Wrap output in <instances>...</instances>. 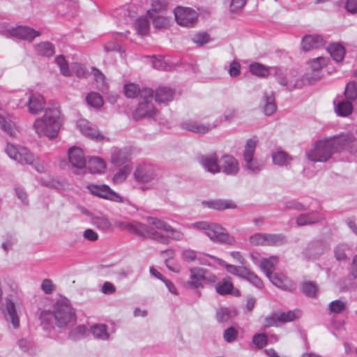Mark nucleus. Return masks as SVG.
<instances>
[{
  "label": "nucleus",
  "instance_id": "8fccbe9b",
  "mask_svg": "<svg viewBox=\"0 0 357 357\" xmlns=\"http://www.w3.org/2000/svg\"><path fill=\"white\" fill-rule=\"evenodd\" d=\"M215 318L219 323L228 322L232 319L231 312L227 307H220L216 312Z\"/></svg>",
  "mask_w": 357,
  "mask_h": 357
},
{
  "label": "nucleus",
  "instance_id": "680f3d73",
  "mask_svg": "<svg viewBox=\"0 0 357 357\" xmlns=\"http://www.w3.org/2000/svg\"><path fill=\"white\" fill-rule=\"evenodd\" d=\"M55 61L60 68V71L61 74L66 77L70 76V70L65 59V57L63 55H59L56 57Z\"/></svg>",
  "mask_w": 357,
  "mask_h": 357
},
{
  "label": "nucleus",
  "instance_id": "09e8293b",
  "mask_svg": "<svg viewBox=\"0 0 357 357\" xmlns=\"http://www.w3.org/2000/svg\"><path fill=\"white\" fill-rule=\"evenodd\" d=\"M344 96L347 100L353 102L357 99V83L349 82L345 88Z\"/></svg>",
  "mask_w": 357,
  "mask_h": 357
},
{
  "label": "nucleus",
  "instance_id": "de8ad7c7",
  "mask_svg": "<svg viewBox=\"0 0 357 357\" xmlns=\"http://www.w3.org/2000/svg\"><path fill=\"white\" fill-rule=\"evenodd\" d=\"M87 103L95 108H100L103 105L102 96L96 92L89 93L86 98Z\"/></svg>",
  "mask_w": 357,
  "mask_h": 357
},
{
  "label": "nucleus",
  "instance_id": "cd10ccee",
  "mask_svg": "<svg viewBox=\"0 0 357 357\" xmlns=\"http://www.w3.org/2000/svg\"><path fill=\"white\" fill-rule=\"evenodd\" d=\"M322 219V215L317 212L312 211L308 213H301L296 218V225L298 227H303L319 222Z\"/></svg>",
  "mask_w": 357,
  "mask_h": 357
},
{
  "label": "nucleus",
  "instance_id": "a18cd8bd",
  "mask_svg": "<svg viewBox=\"0 0 357 357\" xmlns=\"http://www.w3.org/2000/svg\"><path fill=\"white\" fill-rule=\"evenodd\" d=\"M196 260L198 261L199 264L206 266H211L212 262L217 263L219 265H223L225 264L224 260L215 256L205 254L197 255Z\"/></svg>",
  "mask_w": 357,
  "mask_h": 357
},
{
  "label": "nucleus",
  "instance_id": "a878e982",
  "mask_svg": "<svg viewBox=\"0 0 357 357\" xmlns=\"http://www.w3.org/2000/svg\"><path fill=\"white\" fill-rule=\"evenodd\" d=\"M130 152L127 149H115L112 152L111 162L116 166L127 165L130 160Z\"/></svg>",
  "mask_w": 357,
  "mask_h": 357
},
{
  "label": "nucleus",
  "instance_id": "20e7f679",
  "mask_svg": "<svg viewBox=\"0 0 357 357\" xmlns=\"http://www.w3.org/2000/svg\"><path fill=\"white\" fill-rule=\"evenodd\" d=\"M61 127L60 111L57 107L47 108L42 118L36 119L33 128L40 137H56Z\"/></svg>",
  "mask_w": 357,
  "mask_h": 357
},
{
  "label": "nucleus",
  "instance_id": "9b49d317",
  "mask_svg": "<svg viewBox=\"0 0 357 357\" xmlns=\"http://www.w3.org/2000/svg\"><path fill=\"white\" fill-rule=\"evenodd\" d=\"M207 236L214 243L220 244L231 245L236 242L235 238L230 235L225 228L217 223H211L207 231Z\"/></svg>",
  "mask_w": 357,
  "mask_h": 357
},
{
  "label": "nucleus",
  "instance_id": "ddd939ff",
  "mask_svg": "<svg viewBox=\"0 0 357 357\" xmlns=\"http://www.w3.org/2000/svg\"><path fill=\"white\" fill-rule=\"evenodd\" d=\"M68 155L71 170L74 174H78L79 171L84 169L86 165L82 150L80 148L73 146L68 150Z\"/></svg>",
  "mask_w": 357,
  "mask_h": 357
},
{
  "label": "nucleus",
  "instance_id": "0e129e2a",
  "mask_svg": "<svg viewBox=\"0 0 357 357\" xmlns=\"http://www.w3.org/2000/svg\"><path fill=\"white\" fill-rule=\"evenodd\" d=\"M278 322H280L278 312H273L265 317L263 327L264 328H267L271 326H277Z\"/></svg>",
  "mask_w": 357,
  "mask_h": 357
},
{
  "label": "nucleus",
  "instance_id": "f257e3e1",
  "mask_svg": "<svg viewBox=\"0 0 357 357\" xmlns=\"http://www.w3.org/2000/svg\"><path fill=\"white\" fill-rule=\"evenodd\" d=\"M146 220L149 225L138 222H121L120 225L130 233L164 245L169 244L170 239L184 240L183 233L166 222L155 217H147Z\"/></svg>",
  "mask_w": 357,
  "mask_h": 357
},
{
  "label": "nucleus",
  "instance_id": "f8f14e48",
  "mask_svg": "<svg viewBox=\"0 0 357 357\" xmlns=\"http://www.w3.org/2000/svg\"><path fill=\"white\" fill-rule=\"evenodd\" d=\"M175 20L177 24L186 27L193 26L197 20V12L191 8L177 6L174 10Z\"/></svg>",
  "mask_w": 357,
  "mask_h": 357
},
{
  "label": "nucleus",
  "instance_id": "473e14b6",
  "mask_svg": "<svg viewBox=\"0 0 357 357\" xmlns=\"http://www.w3.org/2000/svg\"><path fill=\"white\" fill-rule=\"evenodd\" d=\"M87 168L92 174H100L106 168L105 161L98 157H92L89 160Z\"/></svg>",
  "mask_w": 357,
  "mask_h": 357
},
{
  "label": "nucleus",
  "instance_id": "f704fd0d",
  "mask_svg": "<svg viewBox=\"0 0 357 357\" xmlns=\"http://www.w3.org/2000/svg\"><path fill=\"white\" fill-rule=\"evenodd\" d=\"M91 333L96 339L107 340L109 337L107 327L104 324H97L91 326Z\"/></svg>",
  "mask_w": 357,
  "mask_h": 357
},
{
  "label": "nucleus",
  "instance_id": "ea45409f",
  "mask_svg": "<svg viewBox=\"0 0 357 357\" xmlns=\"http://www.w3.org/2000/svg\"><path fill=\"white\" fill-rule=\"evenodd\" d=\"M301 289L303 294L309 298H314L318 292L317 284L312 281L303 282L301 284Z\"/></svg>",
  "mask_w": 357,
  "mask_h": 357
},
{
  "label": "nucleus",
  "instance_id": "7ed1b4c3",
  "mask_svg": "<svg viewBox=\"0 0 357 357\" xmlns=\"http://www.w3.org/2000/svg\"><path fill=\"white\" fill-rule=\"evenodd\" d=\"M249 70L252 75L261 77H266L269 75L271 70V73H273L278 84L287 87L289 91L300 89L303 84V81L296 77V72L294 70H283L278 67L269 68L257 62L251 63L249 66Z\"/></svg>",
  "mask_w": 357,
  "mask_h": 357
},
{
  "label": "nucleus",
  "instance_id": "a19ab883",
  "mask_svg": "<svg viewBox=\"0 0 357 357\" xmlns=\"http://www.w3.org/2000/svg\"><path fill=\"white\" fill-rule=\"evenodd\" d=\"M87 333V328L82 324L72 328L68 333V338L73 341H77L84 338Z\"/></svg>",
  "mask_w": 357,
  "mask_h": 357
},
{
  "label": "nucleus",
  "instance_id": "39448f33",
  "mask_svg": "<svg viewBox=\"0 0 357 357\" xmlns=\"http://www.w3.org/2000/svg\"><path fill=\"white\" fill-rule=\"evenodd\" d=\"M153 95V89L150 88L142 89L138 105L132 114L135 121H139L144 118H153L155 116L158 110L152 102Z\"/></svg>",
  "mask_w": 357,
  "mask_h": 357
},
{
  "label": "nucleus",
  "instance_id": "6ab92c4d",
  "mask_svg": "<svg viewBox=\"0 0 357 357\" xmlns=\"http://www.w3.org/2000/svg\"><path fill=\"white\" fill-rule=\"evenodd\" d=\"M26 95L28 96V102L26 105L30 113L37 114L43 109L45 100L40 93L29 91Z\"/></svg>",
  "mask_w": 357,
  "mask_h": 357
},
{
  "label": "nucleus",
  "instance_id": "dca6fc26",
  "mask_svg": "<svg viewBox=\"0 0 357 357\" xmlns=\"http://www.w3.org/2000/svg\"><path fill=\"white\" fill-rule=\"evenodd\" d=\"M328 249L327 245L321 240L311 241L303 251L307 259H317Z\"/></svg>",
  "mask_w": 357,
  "mask_h": 357
},
{
  "label": "nucleus",
  "instance_id": "bb28decb",
  "mask_svg": "<svg viewBox=\"0 0 357 357\" xmlns=\"http://www.w3.org/2000/svg\"><path fill=\"white\" fill-rule=\"evenodd\" d=\"M3 313L6 319L10 321L15 328L19 327L20 320L16 312L15 304L8 298L6 300V307L5 310H3Z\"/></svg>",
  "mask_w": 357,
  "mask_h": 357
},
{
  "label": "nucleus",
  "instance_id": "1a4fd4ad",
  "mask_svg": "<svg viewBox=\"0 0 357 357\" xmlns=\"http://www.w3.org/2000/svg\"><path fill=\"white\" fill-rule=\"evenodd\" d=\"M334 153L328 137L318 140L307 153L308 160L312 162L327 161Z\"/></svg>",
  "mask_w": 357,
  "mask_h": 357
},
{
  "label": "nucleus",
  "instance_id": "49530a36",
  "mask_svg": "<svg viewBox=\"0 0 357 357\" xmlns=\"http://www.w3.org/2000/svg\"><path fill=\"white\" fill-rule=\"evenodd\" d=\"M243 279L247 280L258 289H262L264 287L262 280L249 268L246 271Z\"/></svg>",
  "mask_w": 357,
  "mask_h": 357
},
{
  "label": "nucleus",
  "instance_id": "69168bd1",
  "mask_svg": "<svg viewBox=\"0 0 357 357\" xmlns=\"http://www.w3.org/2000/svg\"><path fill=\"white\" fill-rule=\"evenodd\" d=\"M167 7V2L166 0H153L152 8L148 11V14L151 15V13H159V11L165 10Z\"/></svg>",
  "mask_w": 357,
  "mask_h": 357
},
{
  "label": "nucleus",
  "instance_id": "4d7b16f0",
  "mask_svg": "<svg viewBox=\"0 0 357 357\" xmlns=\"http://www.w3.org/2000/svg\"><path fill=\"white\" fill-rule=\"evenodd\" d=\"M137 32L140 35H146L149 31V22L145 17L139 18L135 23Z\"/></svg>",
  "mask_w": 357,
  "mask_h": 357
},
{
  "label": "nucleus",
  "instance_id": "0eeeda50",
  "mask_svg": "<svg viewBox=\"0 0 357 357\" xmlns=\"http://www.w3.org/2000/svg\"><path fill=\"white\" fill-rule=\"evenodd\" d=\"M258 139L256 136L246 141L243 151V160L245 168L254 174H259L263 169V163L254 158Z\"/></svg>",
  "mask_w": 357,
  "mask_h": 357
},
{
  "label": "nucleus",
  "instance_id": "79ce46f5",
  "mask_svg": "<svg viewBox=\"0 0 357 357\" xmlns=\"http://www.w3.org/2000/svg\"><path fill=\"white\" fill-rule=\"evenodd\" d=\"M36 51L42 56H52L54 54V46L50 42H43L36 45Z\"/></svg>",
  "mask_w": 357,
  "mask_h": 357
},
{
  "label": "nucleus",
  "instance_id": "6e6552de",
  "mask_svg": "<svg viewBox=\"0 0 357 357\" xmlns=\"http://www.w3.org/2000/svg\"><path fill=\"white\" fill-rule=\"evenodd\" d=\"M331 146L335 152L347 151L351 153L357 152V140L355 135L351 132H342L337 135L328 137Z\"/></svg>",
  "mask_w": 357,
  "mask_h": 357
},
{
  "label": "nucleus",
  "instance_id": "412c9836",
  "mask_svg": "<svg viewBox=\"0 0 357 357\" xmlns=\"http://www.w3.org/2000/svg\"><path fill=\"white\" fill-rule=\"evenodd\" d=\"M77 126L83 135L92 139L101 140L104 138L103 135L99 132L96 126H93L85 119L79 120Z\"/></svg>",
  "mask_w": 357,
  "mask_h": 357
},
{
  "label": "nucleus",
  "instance_id": "13d9d810",
  "mask_svg": "<svg viewBox=\"0 0 357 357\" xmlns=\"http://www.w3.org/2000/svg\"><path fill=\"white\" fill-rule=\"evenodd\" d=\"M328 63V59L323 56H319L309 61L311 69L314 71L319 70L326 66Z\"/></svg>",
  "mask_w": 357,
  "mask_h": 357
},
{
  "label": "nucleus",
  "instance_id": "72a5a7b5",
  "mask_svg": "<svg viewBox=\"0 0 357 357\" xmlns=\"http://www.w3.org/2000/svg\"><path fill=\"white\" fill-rule=\"evenodd\" d=\"M278 263V258L275 256H272L268 259H263L261 261L260 267L265 275L269 278V276L274 274L273 271Z\"/></svg>",
  "mask_w": 357,
  "mask_h": 357
},
{
  "label": "nucleus",
  "instance_id": "423d86ee",
  "mask_svg": "<svg viewBox=\"0 0 357 357\" xmlns=\"http://www.w3.org/2000/svg\"><path fill=\"white\" fill-rule=\"evenodd\" d=\"M135 181L142 185L140 189L146 190L151 188V184L158 180L159 170L151 163L139 164L133 173Z\"/></svg>",
  "mask_w": 357,
  "mask_h": 357
},
{
  "label": "nucleus",
  "instance_id": "c85d7f7f",
  "mask_svg": "<svg viewBox=\"0 0 357 357\" xmlns=\"http://www.w3.org/2000/svg\"><path fill=\"white\" fill-rule=\"evenodd\" d=\"M174 91L167 86H159L155 91V100L158 103L167 104L173 100Z\"/></svg>",
  "mask_w": 357,
  "mask_h": 357
},
{
  "label": "nucleus",
  "instance_id": "393cba45",
  "mask_svg": "<svg viewBox=\"0 0 357 357\" xmlns=\"http://www.w3.org/2000/svg\"><path fill=\"white\" fill-rule=\"evenodd\" d=\"M206 269L199 267H193L190 269V278L191 280L187 282V285L191 289L204 288V281Z\"/></svg>",
  "mask_w": 357,
  "mask_h": 357
},
{
  "label": "nucleus",
  "instance_id": "f3484780",
  "mask_svg": "<svg viewBox=\"0 0 357 357\" xmlns=\"http://www.w3.org/2000/svg\"><path fill=\"white\" fill-rule=\"evenodd\" d=\"M220 172L227 175H236L239 171L238 160L232 155L225 154L221 157L220 161Z\"/></svg>",
  "mask_w": 357,
  "mask_h": 357
},
{
  "label": "nucleus",
  "instance_id": "7c9ffc66",
  "mask_svg": "<svg viewBox=\"0 0 357 357\" xmlns=\"http://www.w3.org/2000/svg\"><path fill=\"white\" fill-rule=\"evenodd\" d=\"M262 102L265 115L271 116L275 112L277 106L275 102V96L273 93H264L262 98Z\"/></svg>",
  "mask_w": 357,
  "mask_h": 357
},
{
  "label": "nucleus",
  "instance_id": "6e6d98bb",
  "mask_svg": "<svg viewBox=\"0 0 357 357\" xmlns=\"http://www.w3.org/2000/svg\"><path fill=\"white\" fill-rule=\"evenodd\" d=\"M238 331L234 326H230L223 331V338L225 342L231 343L238 338Z\"/></svg>",
  "mask_w": 357,
  "mask_h": 357
},
{
  "label": "nucleus",
  "instance_id": "e433bc0d",
  "mask_svg": "<svg viewBox=\"0 0 357 357\" xmlns=\"http://www.w3.org/2000/svg\"><path fill=\"white\" fill-rule=\"evenodd\" d=\"M152 20L153 26L157 29H167L169 26L170 17L160 15L159 13H151L149 15Z\"/></svg>",
  "mask_w": 357,
  "mask_h": 357
},
{
  "label": "nucleus",
  "instance_id": "c756f323",
  "mask_svg": "<svg viewBox=\"0 0 357 357\" xmlns=\"http://www.w3.org/2000/svg\"><path fill=\"white\" fill-rule=\"evenodd\" d=\"M203 204L208 208L222 211L227 208H236V205L231 200L213 199L204 201Z\"/></svg>",
  "mask_w": 357,
  "mask_h": 357
},
{
  "label": "nucleus",
  "instance_id": "2f4dec72",
  "mask_svg": "<svg viewBox=\"0 0 357 357\" xmlns=\"http://www.w3.org/2000/svg\"><path fill=\"white\" fill-rule=\"evenodd\" d=\"M273 162L278 166L284 167L290 165L293 158L284 151L279 150L272 153Z\"/></svg>",
  "mask_w": 357,
  "mask_h": 357
},
{
  "label": "nucleus",
  "instance_id": "3c124183",
  "mask_svg": "<svg viewBox=\"0 0 357 357\" xmlns=\"http://www.w3.org/2000/svg\"><path fill=\"white\" fill-rule=\"evenodd\" d=\"M225 266L227 272L238 278H243L245 273L248 268L245 266H238L235 265L228 264L225 262L222 265Z\"/></svg>",
  "mask_w": 357,
  "mask_h": 357
},
{
  "label": "nucleus",
  "instance_id": "c03bdc74",
  "mask_svg": "<svg viewBox=\"0 0 357 357\" xmlns=\"http://www.w3.org/2000/svg\"><path fill=\"white\" fill-rule=\"evenodd\" d=\"M142 89H139V86L133 83H129L124 85L123 92L125 96L128 98H134L138 97L140 99V93Z\"/></svg>",
  "mask_w": 357,
  "mask_h": 357
},
{
  "label": "nucleus",
  "instance_id": "9d476101",
  "mask_svg": "<svg viewBox=\"0 0 357 357\" xmlns=\"http://www.w3.org/2000/svg\"><path fill=\"white\" fill-rule=\"evenodd\" d=\"M5 151L11 159L22 165H31L35 160L33 154L24 146H16L8 143Z\"/></svg>",
  "mask_w": 357,
  "mask_h": 357
},
{
  "label": "nucleus",
  "instance_id": "603ef678",
  "mask_svg": "<svg viewBox=\"0 0 357 357\" xmlns=\"http://www.w3.org/2000/svg\"><path fill=\"white\" fill-rule=\"evenodd\" d=\"M252 343L257 349H262L268 344V336L263 333H256L252 339Z\"/></svg>",
  "mask_w": 357,
  "mask_h": 357
},
{
  "label": "nucleus",
  "instance_id": "aec40b11",
  "mask_svg": "<svg viewBox=\"0 0 357 357\" xmlns=\"http://www.w3.org/2000/svg\"><path fill=\"white\" fill-rule=\"evenodd\" d=\"M216 292L220 296L231 294L235 296H240L241 292L235 289L230 277L224 278L220 282L215 285Z\"/></svg>",
  "mask_w": 357,
  "mask_h": 357
},
{
  "label": "nucleus",
  "instance_id": "4468645a",
  "mask_svg": "<svg viewBox=\"0 0 357 357\" xmlns=\"http://www.w3.org/2000/svg\"><path fill=\"white\" fill-rule=\"evenodd\" d=\"M40 32L27 26H17L8 30L5 35L7 37H14L21 40L31 41L40 36Z\"/></svg>",
  "mask_w": 357,
  "mask_h": 357
},
{
  "label": "nucleus",
  "instance_id": "5701e85b",
  "mask_svg": "<svg viewBox=\"0 0 357 357\" xmlns=\"http://www.w3.org/2000/svg\"><path fill=\"white\" fill-rule=\"evenodd\" d=\"M217 124H203L199 122L188 120L181 123V128L183 130H188L192 132L199 134H205L209 132L212 128H216Z\"/></svg>",
  "mask_w": 357,
  "mask_h": 357
},
{
  "label": "nucleus",
  "instance_id": "5fc2aeb1",
  "mask_svg": "<svg viewBox=\"0 0 357 357\" xmlns=\"http://www.w3.org/2000/svg\"><path fill=\"white\" fill-rule=\"evenodd\" d=\"M211 40L210 36L206 32H198L192 36V40L198 46H203Z\"/></svg>",
  "mask_w": 357,
  "mask_h": 357
},
{
  "label": "nucleus",
  "instance_id": "c9c22d12",
  "mask_svg": "<svg viewBox=\"0 0 357 357\" xmlns=\"http://www.w3.org/2000/svg\"><path fill=\"white\" fill-rule=\"evenodd\" d=\"M328 52L331 57L337 62L342 61L345 54L344 47L338 43H333L327 47Z\"/></svg>",
  "mask_w": 357,
  "mask_h": 357
},
{
  "label": "nucleus",
  "instance_id": "37998d69",
  "mask_svg": "<svg viewBox=\"0 0 357 357\" xmlns=\"http://www.w3.org/2000/svg\"><path fill=\"white\" fill-rule=\"evenodd\" d=\"M132 170V166L130 164L123 165L114 175L113 181L115 183H123L130 174Z\"/></svg>",
  "mask_w": 357,
  "mask_h": 357
},
{
  "label": "nucleus",
  "instance_id": "e2e57ef3",
  "mask_svg": "<svg viewBox=\"0 0 357 357\" xmlns=\"http://www.w3.org/2000/svg\"><path fill=\"white\" fill-rule=\"evenodd\" d=\"M328 308L331 313L340 314L345 310L346 304L340 300H335L330 303Z\"/></svg>",
  "mask_w": 357,
  "mask_h": 357
},
{
  "label": "nucleus",
  "instance_id": "774afa93",
  "mask_svg": "<svg viewBox=\"0 0 357 357\" xmlns=\"http://www.w3.org/2000/svg\"><path fill=\"white\" fill-rule=\"evenodd\" d=\"M181 256L185 261L192 262L197 259V253L194 250L186 249L182 252Z\"/></svg>",
  "mask_w": 357,
  "mask_h": 357
},
{
  "label": "nucleus",
  "instance_id": "b1692460",
  "mask_svg": "<svg viewBox=\"0 0 357 357\" xmlns=\"http://www.w3.org/2000/svg\"><path fill=\"white\" fill-rule=\"evenodd\" d=\"M324 45L325 40L320 35H306L301 42L302 49L305 52L319 48Z\"/></svg>",
  "mask_w": 357,
  "mask_h": 357
},
{
  "label": "nucleus",
  "instance_id": "4c0bfd02",
  "mask_svg": "<svg viewBox=\"0 0 357 357\" xmlns=\"http://www.w3.org/2000/svg\"><path fill=\"white\" fill-rule=\"evenodd\" d=\"M335 111L339 116H348L353 112L352 102L347 99L339 102L335 108Z\"/></svg>",
  "mask_w": 357,
  "mask_h": 357
},
{
  "label": "nucleus",
  "instance_id": "bf43d9fd",
  "mask_svg": "<svg viewBox=\"0 0 357 357\" xmlns=\"http://www.w3.org/2000/svg\"><path fill=\"white\" fill-rule=\"evenodd\" d=\"M349 250V246L346 244H339L334 250L335 257L337 261H344L347 259L346 252Z\"/></svg>",
  "mask_w": 357,
  "mask_h": 357
},
{
  "label": "nucleus",
  "instance_id": "338daca9",
  "mask_svg": "<svg viewBox=\"0 0 357 357\" xmlns=\"http://www.w3.org/2000/svg\"><path fill=\"white\" fill-rule=\"evenodd\" d=\"M73 70L75 75L79 78H87L90 75L86 68L79 63H74Z\"/></svg>",
  "mask_w": 357,
  "mask_h": 357
},
{
  "label": "nucleus",
  "instance_id": "864d4df0",
  "mask_svg": "<svg viewBox=\"0 0 357 357\" xmlns=\"http://www.w3.org/2000/svg\"><path fill=\"white\" fill-rule=\"evenodd\" d=\"M0 128L9 136H14L15 135V125L10 121L5 119L0 114Z\"/></svg>",
  "mask_w": 357,
  "mask_h": 357
},
{
  "label": "nucleus",
  "instance_id": "f03ea898",
  "mask_svg": "<svg viewBox=\"0 0 357 357\" xmlns=\"http://www.w3.org/2000/svg\"><path fill=\"white\" fill-rule=\"evenodd\" d=\"M39 319L45 331L53 329L54 325L60 329H66L75 324L77 315L70 301L63 298L55 302L52 310H42Z\"/></svg>",
  "mask_w": 357,
  "mask_h": 357
},
{
  "label": "nucleus",
  "instance_id": "052dcab7",
  "mask_svg": "<svg viewBox=\"0 0 357 357\" xmlns=\"http://www.w3.org/2000/svg\"><path fill=\"white\" fill-rule=\"evenodd\" d=\"M250 243L253 245L266 246V234L256 233L250 237Z\"/></svg>",
  "mask_w": 357,
  "mask_h": 357
},
{
  "label": "nucleus",
  "instance_id": "58836bf2",
  "mask_svg": "<svg viewBox=\"0 0 357 357\" xmlns=\"http://www.w3.org/2000/svg\"><path fill=\"white\" fill-rule=\"evenodd\" d=\"M287 243V237L282 234H266V246H280Z\"/></svg>",
  "mask_w": 357,
  "mask_h": 357
},
{
  "label": "nucleus",
  "instance_id": "2eb2a0df",
  "mask_svg": "<svg viewBox=\"0 0 357 357\" xmlns=\"http://www.w3.org/2000/svg\"><path fill=\"white\" fill-rule=\"evenodd\" d=\"M88 189L92 195L116 202H123L122 197L107 185H89Z\"/></svg>",
  "mask_w": 357,
  "mask_h": 357
},
{
  "label": "nucleus",
  "instance_id": "a211bd4d",
  "mask_svg": "<svg viewBox=\"0 0 357 357\" xmlns=\"http://www.w3.org/2000/svg\"><path fill=\"white\" fill-rule=\"evenodd\" d=\"M268 279L273 285L282 291H292L296 289L295 283L283 273H275L269 276Z\"/></svg>",
  "mask_w": 357,
  "mask_h": 357
},
{
  "label": "nucleus",
  "instance_id": "4be33fe9",
  "mask_svg": "<svg viewBox=\"0 0 357 357\" xmlns=\"http://www.w3.org/2000/svg\"><path fill=\"white\" fill-rule=\"evenodd\" d=\"M199 162L208 172L215 174L220 172V162L215 153L198 157Z\"/></svg>",
  "mask_w": 357,
  "mask_h": 357
}]
</instances>
